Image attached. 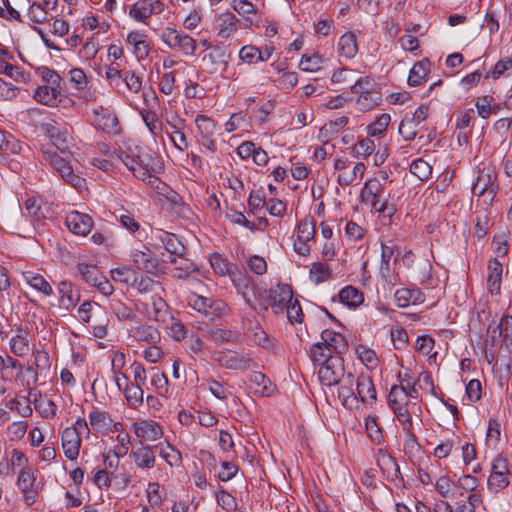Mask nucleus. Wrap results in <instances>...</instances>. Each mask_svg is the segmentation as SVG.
<instances>
[{
    "mask_svg": "<svg viewBox=\"0 0 512 512\" xmlns=\"http://www.w3.org/2000/svg\"><path fill=\"white\" fill-rule=\"evenodd\" d=\"M509 475L508 461L502 454H499L492 463L491 473L488 478L489 490L499 492L505 489L510 483Z\"/></svg>",
    "mask_w": 512,
    "mask_h": 512,
    "instance_id": "obj_5",
    "label": "nucleus"
},
{
    "mask_svg": "<svg viewBox=\"0 0 512 512\" xmlns=\"http://www.w3.org/2000/svg\"><path fill=\"white\" fill-rule=\"evenodd\" d=\"M322 58L318 54L303 55L299 64L302 71L314 72L320 69Z\"/></svg>",
    "mask_w": 512,
    "mask_h": 512,
    "instance_id": "obj_58",
    "label": "nucleus"
},
{
    "mask_svg": "<svg viewBox=\"0 0 512 512\" xmlns=\"http://www.w3.org/2000/svg\"><path fill=\"white\" fill-rule=\"evenodd\" d=\"M271 52H267L266 56L262 55V51L254 46H244L239 52L242 61L252 63L254 61H266L270 58Z\"/></svg>",
    "mask_w": 512,
    "mask_h": 512,
    "instance_id": "obj_41",
    "label": "nucleus"
},
{
    "mask_svg": "<svg viewBox=\"0 0 512 512\" xmlns=\"http://www.w3.org/2000/svg\"><path fill=\"white\" fill-rule=\"evenodd\" d=\"M70 156L71 154L63 157L57 153H47V159L50 165L59 173L62 179L73 187L80 188L83 186L85 180L74 173L69 160Z\"/></svg>",
    "mask_w": 512,
    "mask_h": 512,
    "instance_id": "obj_6",
    "label": "nucleus"
},
{
    "mask_svg": "<svg viewBox=\"0 0 512 512\" xmlns=\"http://www.w3.org/2000/svg\"><path fill=\"white\" fill-rule=\"evenodd\" d=\"M140 115L145 125L154 137L161 135L163 128L157 114L154 111L142 109Z\"/></svg>",
    "mask_w": 512,
    "mask_h": 512,
    "instance_id": "obj_35",
    "label": "nucleus"
},
{
    "mask_svg": "<svg viewBox=\"0 0 512 512\" xmlns=\"http://www.w3.org/2000/svg\"><path fill=\"white\" fill-rule=\"evenodd\" d=\"M396 244L390 240L386 243H381V266L382 272L389 273L391 270L390 261L394 256Z\"/></svg>",
    "mask_w": 512,
    "mask_h": 512,
    "instance_id": "obj_45",
    "label": "nucleus"
},
{
    "mask_svg": "<svg viewBox=\"0 0 512 512\" xmlns=\"http://www.w3.org/2000/svg\"><path fill=\"white\" fill-rule=\"evenodd\" d=\"M109 308L119 320H132L136 316L132 308L117 298L109 301Z\"/></svg>",
    "mask_w": 512,
    "mask_h": 512,
    "instance_id": "obj_37",
    "label": "nucleus"
},
{
    "mask_svg": "<svg viewBox=\"0 0 512 512\" xmlns=\"http://www.w3.org/2000/svg\"><path fill=\"white\" fill-rule=\"evenodd\" d=\"M9 344L11 352L16 356L22 357L29 353V341L22 333L13 336Z\"/></svg>",
    "mask_w": 512,
    "mask_h": 512,
    "instance_id": "obj_42",
    "label": "nucleus"
},
{
    "mask_svg": "<svg viewBox=\"0 0 512 512\" xmlns=\"http://www.w3.org/2000/svg\"><path fill=\"white\" fill-rule=\"evenodd\" d=\"M318 377L320 382L326 386H333L340 384L341 379L344 377V360L339 355H334L325 364L319 365Z\"/></svg>",
    "mask_w": 512,
    "mask_h": 512,
    "instance_id": "obj_7",
    "label": "nucleus"
},
{
    "mask_svg": "<svg viewBox=\"0 0 512 512\" xmlns=\"http://www.w3.org/2000/svg\"><path fill=\"white\" fill-rule=\"evenodd\" d=\"M95 125L103 132L110 135H117L121 132L118 117L109 108L98 106L93 110Z\"/></svg>",
    "mask_w": 512,
    "mask_h": 512,
    "instance_id": "obj_10",
    "label": "nucleus"
},
{
    "mask_svg": "<svg viewBox=\"0 0 512 512\" xmlns=\"http://www.w3.org/2000/svg\"><path fill=\"white\" fill-rule=\"evenodd\" d=\"M390 121L391 117L389 114L384 113L380 115L375 120V122L367 126V134L371 137H375L382 134L387 129V126L389 125Z\"/></svg>",
    "mask_w": 512,
    "mask_h": 512,
    "instance_id": "obj_51",
    "label": "nucleus"
},
{
    "mask_svg": "<svg viewBox=\"0 0 512 512\" xmlns=\"http://www.w3.org/2000/svg\"><path fill=\"white\" fill-rule=\"evenodd\" d=\"M321 341L334 351V355H342L348 350V342L341 333L325 329L321 333Z\"/></svg>",
    "mask_w": 512,
    "mask_h": 512,
    "instance_id": "obj_19",
    "label": "nucleus"
},
{
    "mask_svg": "<svg viewBox=\"0 0 512 512\" xmlns=\"http://www.w3.org/2000/svg\"><path fill=\"white\" fill-rule=\"evenodd\" d=\"M167 261L175 265L173 277L177 279H185L191 273L198 270V267L195 263L183 258L182 256H169Z\"/></svg>",
    "mask_w": 512,
    "mask_h": 512,
    "instance_id": "obj_23",
    "label": "nucleus"
},
{
    "mask_svg": "<svg viewBox=\"0 0 512 512\" xmlns=\"http://www.w3.org/2000/svg\"><path fill=\"white\" fill-rule=\"evenodd\" d=\"M472 192L478 196L488 193L492 198L494 197L496 192L488 172H484V170L479 172L476 181L473 183Z\"/></svg>",
    "mask_w": 512,
    "mask_h": 512,
    "instance_id": "obj_28",
    "label": "nucleus"
},
{
    "mask_svg": "<svg viewBox=\"0 0 512 512\" xmlns=\"http://www.w3.org/2000/svg\"><path fill=\"white\" fill-rule=\"evenodd\" d=\"M309 356L314 365L325 364L334 357V351H331L328 346L322 341L313 344L309 351Z\"/></svg>",
    "mask_w": 512,
    "mask_h": 512,
    "instance_id": "obj_27",
    "label": "nucleus"
},
{
    "mask_svg": "<svg viewBox=\"0 0 512 512\" xmlns=\"http://www.w3.org/2000/svg\"><path fill=\"white\" fill-rule=\"evenodd\" d=\"M293 298V290L289 284L279 283L276 287L269 290L267 301L268 305L263 307L264 311L270 306L275 314L284 312L286 305Z\"/></svg>",
    "mask_w": 512,
    "mask_h": 512,
    "instance_id": "obj_8",
    "label": "nucleus"
},
{
    "mask_svg": "<svg viewBox=\"0 0 512 512\" xmlns=\"http://www.w3.org/2000/svg\"><path fill=\"white\" fill-rule=\"evenodd\" d=\"M165 4L160 0H138L129 10L128 15L135 21L147 24L152 14H161Z\"/></svg>",
    "mask_w": 512,
    "mask_h": 512,
    "instance_id": "obj_9",
    "label": "nucleus"
},
{
    "mask_svg": "<svg viewBox=\"0 0 512 512\" xmlns=\"http://www.w3.org/2000/svg\"><path fill=\"white\" fill-rule=\"evenodd\" d=\"M133 428L137 437L147 441H155L163 436L161 426L154 421L142 420L134 423Z\"/></svg>",
    "mask_w": 512,
    "mask_h": 512,
    "instance_id": "obj_17",
    "label": "nucleus"
},
{
    "mask_svg": "<svg viewBox=\"0 0 512 512\" xmlns=\"http://www.w3.org/2000/svg\"><path fill=\"white\" fill-rule=\"evenodd\" d=\"M76 268L77 272L82 276L83 280L92 286H94L102 276V273L99 271L96 265L80 263Z\"/></svg>",
    "mask_w": 512,
    "mask_h": 512,
    "instance_id": "obj_38",
    "label": "nucleus"
},
{
    "mask_svg": "<svg viewBox=\"0 0 512 512\" xmlns=\"http://www.w3.org/2000/svg\"><path fill=\"white\" fill-rule=\"evenodd\" d=\"M35 476L33 471L28 469H21L17 485L19 489L24 493L25 495V502L28 505H32L36 501V491L34 490V483H35Z\"/></svg>",
    "mask_w": 512,
    "mask_h": 512,
    "instance_id": "obj_15",
    "label": "nucleus"
},
{
    "mask_svg": "<svg viewBox=\"0 0 512 512\" xmlns=\"http://www.w3.org/2000/svg\"><path fill=\"white\" fill-rule=\"evenodd\" d=\"M410 172L423 181L430 177L432 173V167L427 161L419 158L413 160L410 164Z\"/></svg>",
    "mask_w": 512,
    "mask_h": 512,
    "instance_id": "obj_46",
    "label": "nucleus"
},
{
    "mask_svg": "<svg viewBox=\"0 0 512 512\" xmlns=\"http://www.w3.org/2000/svg\"><path fill=\"white\" fill-rule=\"evenodd\" d=\"M232 8L241 16L245 18L246 21L250 20V15H254L256 13L254 5L248 0H233L231 4Z\"/></svg>",
    "mask_w": 512,
    "mask_h": 512,
    "instance_id": "obj_57",
    "label": "nucleus"
},
{
    "mask_svg": "<svg viewBox=\"0 0 512 512\" xmlns=\"http://www.w3.org/2000/svg\"><path fill=\"white\" fill-rule=\"evenodd\" d=\"M249 380L256 384L257 386L261 387L260 393L263 396H269L272 393V385L270 379L263 373L254 371L251 375Z\"/></svg>",
    "mask_w": 512,
    "mask_h": 512,
    "instance_id": "obj_54",
    "label": "nucleus"
},
{
    "mask_svg": "<svg viewBox=\"0 0 512 512\" xmlns=\"http://www.w3.org/2000/svg\"><path fill=\"white\" fill-rule=\"evenodd\" d=\"M346 382H349V386L340 385L338 389V396L342 398L343 405H348L349 402L357 401L356 390L353 389L354 386V375L349 372L346 375Z\"/></svg>",
    "mask_w": 512,
    "mask_h": 512,
    "instance_id": "obj_43",
    "label": "nucleus"
},
{
    "mask_svg": "<svg viewBox=\"0 0 512 512\" xmlns=\"http://www.w3.org/2000/svg\"><path fill=\"white\" fill-rule=\"evenodd\" d=\"M125 398L130 407H138L143 403V389L139 384H127L124 390Z\"/></svg>",
    "mask_w": 512,
    "mask_h": 512,
    "instance_id": "obj_39",
    "label": "nucleus"
},
{
    "mask_svg": "<svg viewBox=\"0 0 512 512\" xmlns=\"http://www.w3.org/2000/svg\"><path fill=\"white\" fill-rule=\"evenodd\" d=\"M376 87L377 84L375 80L369 76H365L361 77L355 82V84L351 87V92L354 94L362 95Z\"/></svg>",
    "mask_w": 512,
    "mask_h": 512,
    "instance_id": "obj_59",
    "label": "nucleus"
},
{
    "mask_svg": "<svg viewBox=\"0 0 512 512\" xmlns=\"http://www.w3.org/2000/svg\"><path fill=\"white\" fill-rule=\"evenodd\" d=\"M67 228L75 235H87L93 225L92 218L84 213L78 211L70 212L66 217Z\"/></svg>",
    "mask_w": 512,
    "mask_h": 512,
    "instance_id": "obj_12",
    "label": "nucleus"
},
{
    "mask_svg": "<svg viewBox=\"0 0 512 512\" xmlns=\"http://www.w3.org/2000/svg\"><path fill=\"white\" fill-rule=\"evenodd\" d=\"M310 275L311 277H314L313 281L316 284H319L327 281L331 277V271L328 265L321 262H315L311 266Z\"/></svg>",
    "mask_w": 512,
    "mask_h": 512,
    "instance_id": "obj_52",
    "label": "nucleus"
},
{
    "mask_svg": "<svg viewBox=\"0 0 512 512\" xmlns=\"http://www.w3.org/2000/svg\"><path fill=\"white\" fill-rule=\"evenodd\" d=\"M23 277L32 288L43 293L45 296H50L53 293L51 285L42 275L27 271L23 273Z\"/></svg>",
    "mask_w": 512,
    "mask_h": 512,
    "instance_id": "obj_29",
    "label": "nucleus"
},
{
    "mask_svg": "<svg viewBox=\"0 0 512 512\" xmlns=\"http://www.w3.org/2000/svg\"><path fill=\"white\" fill-rule=\"evenodd\" d=\"M61 87L57 86H39L34 93V99L47 106H55L57 97L60 95Z\"/></svg>",
    "mask_w": 512,
    "mask_h": 512,
    "instance_id": "obj_25",
    "label": "nucleus"
},
{
    "mask_svg": "<svg viewBox=\"0 0 512 512\" xmlns=\"http://www.w3.org/2000/svg\"><path fill=\"white\" fill-rule=\"evenodd\" d=\"M338 46L340 55L346 58L354 57L358 50L356 36L352 32L343 34L339 39Z\"/></svg>",
    "mask_w": 512,
    "mask_h": 512,
    "instance_id": "obj_32",
    "label": "nucleus"
},
{
    "mask_svg": "<svg viewBox=\"0 0 512 512\" xmlns=\"http://www.w3.org/2000/svg\"><path fill=\"white\" fill-rule=\"evenodd\" d=\"M430 63L428 60L420 61L413 65L408 76V84L410 86H418L428 73Z\"/></svg>",
    "mask_w": 512,
    "mask_h": 512,
    "instance_id": "obj_36",
    "label": "nucleus"
},
{
    "mask_svg": "<svg viewBox=\"0 0 512 512\" xmlns=\"http://www.w3.org/2000/svg\"><path fill=\"white\" fill-rule=\"evenodd\" d=\"M41 130L48 136L52 144L64 155H70V145L72 144V137L69 129L60 123L51 120L41 124Z\"/></svg>",
    "mask_w": 512,
    "mask_h": 512,
    "instance_id": "obj_3",
    "label": "nucleus"
},
{
    "mask_svg": "<svg viewBox=\"0 0 512 512\" xmlns=\"http://www.w3.org/2000/svg\"><path fill=\"white\" fill-rule=\"evenodd\" d=\"M482 503L480 493H471L467 496V501L457 502L455 512H475L476 508Z\"/></svg>",
    "mask_w": 512,
    "mask_h": 512,
    "instance_id": "obj_53",
    "label": "nucleus"
},
{
    "mask_svg": "<svg viewBox=\"0 0 512 512\" xmlns=\"http://www.w3.org/2000/svg\"><path fill=\"white\" fill-rule=\"evenodd\" d=\"M122 79L129 91L138 93L141 90L142 79L134 71H125Z\"/></svg>",
    "mask_w": 512,
    "mask_h": 512,
    "instance_id": "obj_64",
    "label": "nucleus"
},
{
    "mask_svg": "<svg viewBox=\"0 0 512 512\" xmlns=\"http://www.w3.org/2000/svg\"><path fill=\"white\" fill-rule=\"evenodd\" d=\"M510 70H512V58L507 57L504 59H500L495 64L494 68L485 75V78L487 79L491 76L494 80H496L500 76L504 75L505 72Z\"/></svg>",
    "mask_w": 512,
    "mask_h": 512,
    "instance_id": "obj_60",
    "label": "nucleus"
},
{
    "mask_svg": "<svg viewBox=\"0 0 512 512\" xmlns=\"http://www.w3.org/2000/svg\"><path fill=\"white\" fill-rule=\"evenodd\" d=\"M133 261L138 269L144 270L149 274H156L159 269V261L150 251H135L133 253Z\"/></svg>",
    "mask_w": 512,
    "mask_h": 512,
    "instance_id": "obj_21",
    "label": "nucleus"
},
{
    "mask_svg": "<svg viewBox=\"0 0 512 512\" xmlns=\"http://www.w3.org/2000/svg\"><path fill=\"white\" fill-rule=\"evenodd\" d=\"M394 299L396 301V304L400 308H405L409 306L410 304L416 305L421 304L425 300L424 294L417 288L415 289H408V288H401L396 290L394 294Z\"/></svg>",
    "mask_w": 512,
    "mask_h": 512,
    "instance_id": "obj_20",
    "label": "nucleus"
},
{
    "mask_svg": "<svg viewBox=\"0 0 512 512\" xmlns=\"http://www.w3.org/2000/svg\"><path fill=\"white\" fill-rule=\"evenodd\" d=\"M159 455L171 467H178L182 464L181 453L177 449H175L170 443H167L165 448L160 449Z\"/></svg>",
    "mask_w": 512,
    "mask_h": 512,
    "instance_id": "obj_47",
    "label": "nucleus"
},
{
    "mask_svg": "<svg viewBox=\"0 0 512 512\" xmlns=\"http://www.w3.org/2000/svg\"><path fill=\"white\" fill-rule=\"evenodd\" d=\"M287 318L291 324L301 323L303 321V312L301 305L297 299H291L286 305L285 310Z\"/></svg>",
    "mask_w": 512,
    "mask_h": 512,
    "instance_id": "obj_56",
    "label": "nucleus"
},
{
    "mask_svg": "<svg viewBox=\"0 0 512 512\" xmlns=\"http://www.w3.org/2000/svg\"><path fill=\"white\" fill-rule=\"evenodd\" d=\"M197 329L204 337L214 342L238 344L241 341L240 333L229 329L210 327L205 323H200Z\"/></svg>",
    "mask_w": 512,
    "mask_h": 512,
    "instance_id": "obj_11",
    "label": "nucleus"
},
{
    "mask_svg": "<svg viewBox=\"0 0 512 512\" xmlns=\"http://www.w3.org/2000/svg\"><path fill=\"white\" fill-rule=\"evenodd\" d=\"M407 403L406 387L404 385H393L388 395V404L391 408Z\"/></svg>",
    "mask_w": 512,
    "mask_h": 512,
    "instance_id": "obj_48",
    "label": "nucleus"
},
{
    "mask_svg": "<svg viewBox=\"0 0 512 512\" xmlns=\"http://www.w3.org/2000/svg\"><path fill=\"white\" fill-rule=\"evenodd\" d=\"M110 274L115 282H120L128 286H134L137 283V272L131 267H118L112 269Z\"/></svg>",
    "mask_w": 512,
    "mask_h": 512,
    "instance_id": "obj_31",
    "label": "nucleus"
},
{
    "mask_svg": "<svg viewBox=\"0 0 512 512\" xmlns=\"http://www.w3.org/2000/svg\"><path fill=\"white\" fill-rule=\"evenodd\" d=\"M157 238L164 245L166 251L170 253V256L183 255L185 246L175 234L162 231Z\"/></svg>",
    "mask_w": 512,
    "mask_h": 512,
    "instance_id": "obj_26",
    "label": "nucleus"
},
{
    "mask_svg": "<svg viewBox=\"0 0 512 512\" xmlns=\"http://www.w3.org/2000/svg\"><path fill=\"white\" fill-rule=\"evenodd\" d=\"M162 41L171 49H179L186 56H193L196 52V40L182 31L166 27L161 34Z\"/></svg>",
    "mask_w": 512,
    "mask_h": 512,
    "instance_id": "obj_2",
    "label": "nucleus"
},
{
    "mask_svg": "<svg viewBox=\"0 0 512 512\" xmlns=\"http://www.w3.org/2000/svg\"><path fill=\"white\" fill-rule=\"evenodd\" d=\"M129 335L137 341L155 344L160 340L159 331L151 325H139L129 330Z\"/></svg>",
    "mask_w": 512,
    "mask_h": 512,
    "instance_id": "obj_22",
    "label": "nucleus"
},
{
    "mask_svg": "<svg viewBox=\"0 0 512 512\" xmlns=\"http://www.w3.org/2000/svg\"><path fill=\"white\" fill-rule=\"evenodd\" d=\"M340 301L350 307H357L364 301L363 293L353 286H346L339 292Z\"/></svg>",
    "mask_w": 512,
    "mask_h": 512,
    "instance_id": "obj_30",
    "label": "nucleus"
},
{
    "mask_svg": "<svg viewBox=\"0 0 512 512\" xmlns=\"http://www.w3.org/2000/svg\"><path fill=\"white\" fill-rule=\"evenodd\" d=\"M240 20L231 12L219 14L215 19V29L218 37L228 39L239 27Z\"/></svg>",
    "mask_w": 512,
    "mask_h": 512,
    "instance_id": "obj_14",
    "label": "nucleus"
},
{
    "mask_svg": "<svg viewBox=\"0 0 512 512\" xmlns=\"http://www.w3.org/2000/svg\"><path fill=\"white\" fill-rule=\"evenodd\" d=\"M24 208L33 223H39L45 218V215L36 197H29L24 203Z\"/></svg>",
    "mask_w": 512,
    "mask_h": 512,
    "instance_id": "obj_44",
    "label": "nucleus"
},
{
    "mask_svg": "<svg viewBox=\"0 0 512 512\" xmlns=\"http://www.w3.org/2000/svg\"><path fill=\"white\" fill-rule=\"evenodd\" d=\"M59 293L61 303L66 307H74L79 300V295L74 296L73 285L71 282L62 281L59 284Z\"/></svg>",
    "mask_w": 512,
    "mask_h": 512,
    "instance_id": "obj_40",
    "label": "nucleus"
},
{
    "mask_svg": "<svg viewBox=\"0 0 512 512\" xmlns=\"http://www.w3.org/2000/svg\"><path fill=\"white\" fill-rule=\"evenodd\" d=\"M116 156L136 178L142 181L148 180L151 186L158 182V178L152 179V157L145 149L135 147L134 150L129 149V151L119 150Z\"/></svg>",
    "mask_w": 512,
    "mask_h": 512,
    "instance_id": "obj_1",
    "label": "nucleus"
},
{
    "mask_svg": "<svg viewBox=\"0 0 512 512\" xmlns=\"http://www.w3.org/2000/svg\"><path fill=\"white\" fill-rule=\"evenodd\" d=\"M28 17L33 23L41 24L47 18V11L41 4L33 2L28 8Z\"/></svg>",
    "mask_w": 512,
    "mask_h": 512,
    "instance_id": "obj_62",
    "label": "nucleus"
},
{
    "mask_svg": "<svg viewBox=\"0 0 512 512\" xmlns=\"http://www.w3.org/2000/svg\"><path fill=\"white\" fill-rule=\"evenodd\" d=\"M381 100V92L378 90V87H376L365 94L359 95L357 104L360 106V110L368 111L380 104Z\"/></svg>",
    "mask_w": 512,
    "mask_h": 512,
    "instance_id": "obj_34",
    "label": "nucleus"
},
{
    "mask_svg": "<svg viewBox=\"0 0 512 512\" xmlns=\"http://www.w3.org/2000/svg\"><path fill=\"white\" fill-rule=\"evenodd\" d=\"M418 126L419 124L406 116L399 125V133L405 141H412L418 133Z\"/></svg>",
    "mask_w": 512,
    "mask_h": 512,
    "instance_id": "obj_50",
    "label": "nucleus"
},
{
    "mask_svg": "<svg viewBox=\"0 0 512 512\" xmlns=\"http://www.w3.org/2000/svg\"><path fill=\"white\" fill-rule=\"evenodd\" d=\"M61 440L65 456L70 460L77 459L81 447L80 432L77 428H65Z\"/></svg>",
    "mask_w": 512,
    "mask_h": 512,
    "instance_id": "obj_13",
    "label": "nucleus"
},
{
    "mask_svg": "<svg viewBox=\"0 0 512 512\" xmlns=\"http://www.w3.org/2000/svg\"><path fill=\"white\" fill-rule=\"evenodd\" d=\"M130 456L140 469H151L155 466L156 457L152 447L144 445L142 442L139 447L131 450Z\"/></svg>",
    "mask_w": 512,
    "mask_h": 512,
    "instance_id": "obj_16",
    "label": "nucleus"
},
{
    "mask_svg": "<svg viewBox=\"0 0 512 512\" xmlns=\"http://www.w3.org/2000/svg\"><path fill=\"white\" fill-rule=\"evenodd\" d=\"M501 275L502 264L497 259L489 261L487 284L491 294H498L500 292Z\"/></svg>",
    "mask_w": 512,
    "mask_h": 512,
    "instance_id": "obj_24",
    "label": "nucleus"
},
{
    "mask_svg": "<svg viewBox=\"0 0 512 512\" xmlns=\"http://www.w3.org/2000/svg\"><path fill=\"white\" fill-rule=\"evenodd\" d=\"M198 137L213 136L215 132V123L212 119L205 115H197L195 119Z\"/></svg>",
    "mask_w": 512,
    "mask_h": 512,
    "instance_id": "obj_49",
    "label": "nucleus"
},
{
    "mask_svg": "<svg viewBox=\"0 0 512 512\" xmlns=\"http://www.w3.org/2000/svg\"><path fill=\"white\" fill-rule=\"evenodd\" d=\"M356 396L357 400L360 399L363 403H374L377 399L376 390L372 379L364 374L357 377L356 382Z\"/></svg>",
    "mask_w": 512,
    "mask_h": 512,
    "instance_id": "obj_18",
    "label": "nucleus"
},
{
    "mask_svg": "<svg viewBox=\"0 0 512 512\" xmlns=\"http://www.w3.org/2000/svg\"><path fill=\"white\" fill-rule=\"evenodd\" d=\"M209 261L215 273L224 276L231 272V264L227 261V259L223 258L220 254L213 253L210 256Z\"/></svg>",
    "mask_w": 512,
    "mask_h": 512,
    "instance_id": "obj_55",
    "label": "nucleus"
},
{
    "mask_svg": "<svg viewBox=\"0 0 512 512\" xmlns=\"http://www.w3.org/2000/svg\"><path fill=\"white\" fill-rule=\"evenodd\" d=\"M217 503L228 511L234 510L237 507L236 499L224 489H220L216 492Z\"/></svg>",
    "mask_w": 512,
    "mask_h": 512,
    "instance_id": "obj_63",
    "label": "nucleus"
},
{
    "mask_svg": "<svg viewBox=\"0 0 512 512\" xmlns=\"http://www.w3.org/2000/svg\"><path fill=\"white\" fill-rule=\"evenodd\" d=\"M312 217H306L297 226V238L301 241L315 242L316 227Z\"/></svg>",
    "mask_w": 512,
    "mask_h": 512,
    "instance_id": "obj_33",
    "label": "nucleus"
},
{
    "mask_svg": "<svg viewBox=\"0 0 512 512\" xmlns=\"http://www.w3.org/2000/svg\"><path fill=\"white\" fill-rule=\"evenodd\" d=\"M90 425L96 431H104L108 428L109 422L104 412L94 410L89 414Z\"/></svg>",
    "mask_w": 512,
    "mask_h": 512,
    "instance_id": "obj_61",
    "label": "nucleus"
},
{
    "mask_svg": "<svg viewBox=\"0 0 512 512\" xmlns=\"http://www.w3.org/2000/svg\"><path fill=\"white\" fill-rule=\"evenodd\" d=\"M213 359L223 368L246 371L257 367L256 362L249 354H240L236 351L225 350L214 353Z\"/></svg>",
    "mask_w": 512,
    "mask_h": 512,
    "instance_id": "obj_4",
    "label": "nucleus"
}]
</instances>
